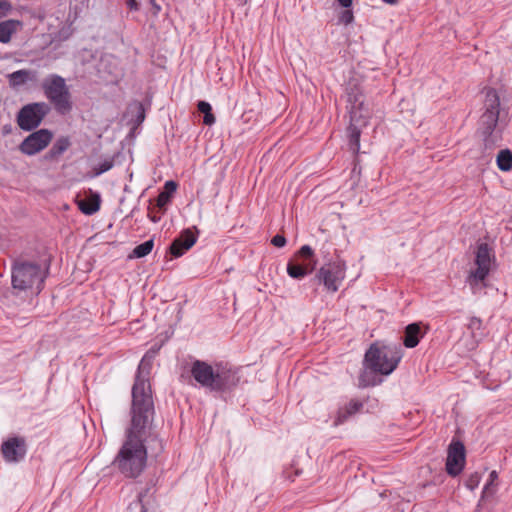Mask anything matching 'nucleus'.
Returning a JSON list of instances; mask_svg holds the SVG:
<instances>
[{
    "instance_id": "1",
    "label": "nucleus",
    "mask_w": 512,
    "mask_h": 512,
    "mask_svg": "<svg viewBox=\"0 0 512 512\" xmlns=\"http://www.w3.org/2000/svg\"><path fill=\"white\" fill-rule=\"evenodd\" d=\"M151 358L147 353L139 364L132 387L131 426L127 429L126 438L113 461L114 466L128 478L138 477L147 462L144 440L146 429L154 415V403L150 384L142 377V373L150 369Z\"/></svg>"
},
{
    "instance_id": "2",
    "label": "nucleus",
    "mask_w": 512,
    "mask_h": 512,
    "mask_svg": "<svg viewBox=\"0 0 512 512\" xmlns=\"http://www.w3.org/2000/svg\"><path fill=\"white\" fill-rule=\"evenodd\" d=\"M402 356V348L399 344H371L364 356V370L359 377L360 386L377 385L380 382L377 375L391 374L397 368Z\"/></svg>"
},
{
    "instance_id": "3",
    "label": "nucleus",
    "mask_w": 512,
    "mask_h": 512,
    "mask_svg": "<svg viewBox=\"0 0 512 512\" xmlns=\"http://www.w3.org/2000/svg\"><path fill=\"white\" fill-rule=\"evenodd\" d=\"M191 375L197 383L211 392H230L240 382V370L228 363L210 365L196 360L191 366Z\"/></svg>"
},
{
    "instance_id": "4",
    "label": "nucleus",
    "mask_w": 512,
    "mask_h": 512,
    "mask_svg": "<svg viewBox=\"0 0 512 512\" xmlns=\"http://www.w3.org/2000/svg\"><path fill=\"white\" fill-rule=\"evenodd\" d=\"M346 108L350 122L347 129L350 149L357 154L360 149L361 128L365 127L371 116L365 103V95L359 81L350 79L345 86Z\"/></svg>"
},
{
    "instance_id": "5",
    "label": "nucleus",
    "mask_w": 512,
    "mask_h": 512,
    "mask_svg": "<svg viewBox=\"0 0 512 512\" xmlns=\"http://www.w3.org/2000/svg\"><path fill=\"white\" fill-rule=\"evenodd\" d=\"M477 132L485 148L500 146L503 127L500 120V98L495 89L489 88L485 92L483 113L478 121Z\"/></svg>"
},
{
    "instance_id": "6",
    "label": "nucleus",
    "mask_w": 512,
    "mask_h": 512,
    "mask_svg": "<svg viewBox=\"0 0 512 512\" xmlns=\"http://www.w3.org/2000/svg\"><path fill=\"white\" fill-rule=\"evenodd\" d=\"M48 270L35 261L17 258L11 265V285L13 294H39L47 277Z\"/></svg>"
},
{
    "instance_id": "7",
    "label": "nucleus",
    "mask_w": 512,
    "mask_h": 512,
    "mask_svg": "<svg viewBox=\"0 0 512 512\" xmlns=\"http://www.w3.org/2000/svg\"><path fill=\"white\" fill-rule=\"evenodd\" d=\"M45 97L59 114L72 110L71 93L65 79L58 74L48 75L41 83Z\"/></svg>"
},
{
    "instance_id": "8",
    "label": "nucleus",
    "mask_w": 512,
    "mask_h": 512,
    "mask_svg": "<svg viewBox=\"0 0 512 512\" xmlns=\"http://www.w3.org/2000/svg\"><path fill=\"white\" fill-rule=\"evenodd\" d=\"M346 264L343 260L337 259L325 263L316 273L319 283L323 284L330 293L339 290L340 285L345 279Z\"/></svg>"
},
{
    "instance_id": "9",
    "label": "nucleus",
    "mask_w": 512,
    "mask_h": 512,
    "mask_svg": "<svg viewBox=\"0 0 512 512\" xmlns=\"http://www.w3.org/2000/svg\"><path fill=\"white\" fill-rule=\"evenodd\" d=\"M50 110V106L45 102L24 105L18 112L17 124L24 131H31L41 124Z\"/></svg>"
},
{
    "instance_id": "10",
    "label": "nucleus",
    "mask_w": 512,
    "mask_h": 512,
    "mask_svg": "<svg viewBox=\"0 0 512 512\" xmlns=\"http://www.w3.org/2000/svg\"><path fill=\"white\" fill-rule=\"evenodd\" d=\"M466 451L464 444L459 440H452L448 446L446 458V472L452 476H458L464 469Z\"/></svg>"
},
{
    "instance_id": "11",
    "label": "nucleus",
    "mask_w": 512,
    "mask_h": 512,
    "mask_svg": "<svg viewBox=\"0 0 512 512\" xmlns=\"http://www.w3.org/2000/svg\"><path fill=\"white\" fill-rule=\"evenodd\" d=\"M52 137L53 135L48 129L33 132L20 144V151L26 155H34L46 148Z\"/></svg>"
},
{
    "instance_id": "12",
    "label": "nucleus",
    "mask_w": 512,
    "mask_h": 512,
    "mask_svg": "<svg viewBox=\"0 0 512 512\" xmlns=\"http://www.w3.org/2000/svg\"><path fill=\"white\" fill-rule=\"evenodd\" d=\"M475 263L477 268L472 271L469 275V282L471 285H475L478 282L485 280L490 271V249L486 243H482L478 246L476 252Z\"/></svg>"
},
{
    "instance_id": "13",
    "label": "nucleus",
    "mask_w": 512,
    "mask_h": 512,
    "mask_svg": "<svg viewBox=\"0 0 512 512\" xmlns=\"http://www.w3.org/2000/svg\"><path fill=\"white\" fill-rule=\"evenodd\" d=\"M1 453L6 462L21 461L27 453V444L24 437L14 436L5 440L1 445Z\"/></svg>"
},
{
    "instance_id": "14",
    "label": "nucleus",
    "mask_w": 512,
    "mask_h": 512,
    "mask_svg": "<svg viewBox=\"0 0 512 512\" xmlns=\"http://www.w3.org/2000/svg\"><path fill=\"white\" fill-rule=\"evenodd\" d=\"M197 241V235L193 232L192 229L187 228L184 229L180 235L171 243L170 245V253L174 257L182 256L186 251H188Z\"/></svg>"
},
{
    "instance_id": "15",
    "label": "nucleus",
    "mask_w": 512,
    "mask_h": 512,
    "mask_svg": "<svg viewBox=\"0 0 512 512\" xmlns=\"http://www.w3.org/2000/svg\"><path fill=\"white\" fill-rule=\"evenodd\" d=\"M23 28V22L16 19H8L0 22V42L7 44L12 36Z\"/></svg>"
},
{
    "instance_id": "16",
    "label": "nucleus",
    "mask_w": 512,
    "mask_h": 512,
    "mask_svg": "<svg viewBox=\"0 0 512 512\" xmlns=\"http://www.w3.org/2000/svg\"><path fill=\"white\" fill-rule=\"evenodd\" d=\"M317 265V261H313L312 263H297L294 261H290L287 264V273L291 278L294 279H302L306 275L312 273Z\"/></svg>"
},
{
    "instance_id": "17",
    "label": "nucleus",
    "mask_w": 512,
    "mask_h": 512,
    "mask_svg": "<svg viewBox=\"0 0 512 512\" xmlns=\"http://www.w3.org/2000/svg\"><path fill=\"white\" fill-rule=\"evenodd\" d=\"M79 210L85 215H93L99 211L101 205V198L98 193H91L85 199L77 202Z\"/></svg>"
},
{
    "instance_id": "18",
    "label": "nucleus",
    "mask_w": 512,
    "mask_h": 512,
    "mask_svg": "<svg viewBox=\"0 0 512 512\" xmlns=\"http://www.w3.org/2000/svg\"><path fill=\"white\" fill-rule=\"evenodd\" d=\"M423 337L419 323L409 324L405 328L403 344L407 348H414L418 345L420 338Z\"/></svg>"
},
{
    "instance_id": "19",
    "label": "nucleus",
    "mask_w": 512,
    "mask_h": 512,
    "mask_svg": "<svg viewBox=\"0 0 512 512\" xmlns=\"http://www.w3.org/2000/svg\"><path fill=\"white\" fill-rule=\"evenodd\" d=\"M7 77L11 87H19L24 85L27 81L35 80L36 72L27 69H22L14 71Z\"/></svg>"
},
{
    "instance_id": "20",
    "label": "nucleus",
    "mask_w": 512,
    "mask_h": 512,
    "mask_svg": "<svg viewBox=\"0 0 512 512\" xmlns=\"http://www.w3.org/2000/svg\"><path fill=\"white\" fill-rule=\"evenodd\" d=\"M70 144L68 137H59L47 153L46 158L54 159L59 157L70 147Z\"/></svg>"
},
{
    "instance_id": "21",
    "label": "nucleus",
    "mask_w": 512,
    "mask_h": 512,
    "mask_svg": "<svg viewBox=\"0 0 512 512\" xmlns=\"http://www.w3.org/2000/svg\"><path fill=\"white\" fill-rule=\"evenodd\" d=\"M497 166L504 172H508L512 169V152L509 149H503L498 153Z\"/></svg>"
},
{
    "instance_id": "22",
    "label": "nucleus",
    "mask_w": 512,
    "mask_h": 512,
    "mask_svg": "<svg viewBox=\"0 0 512 512\" xmlns=\"http://www.w3.org/2000/svg\"><path fill=\"white\" fill-rule=\"evenodd\" d=\"M154 247V241L152 239L147 240L140 245H137L133 251L132 254L129 256L130 258H142L147 256Z\"/></svg>"
},
{
    "instance_id": "23",
    "label": "nucleus",
    "mask_w": 512,
    "mask_h": 512,
    "mask_svg": "<svg viewBox=\"0 0 512 512\" xmlns=\"http://www.w3.org/2000/svg\"><path fill=\"white\" fill-rule=\"evenodd\" d=\"M198 110L204 114L203 123L211 126L215 123V116L212 114L211 105L206 101H199Z\"/></svg>"
},
{
    "instance_id": "24",
    "label": "nucleus",
    "mask_w": 512,
    "mask_h": 512,
    "mask_svg": "<svg viewBox=\"0 0 512 512\" xmlns=\"http://www.w3.org/2000/svg\"><path fill=\"white\" fill-rule=\"evenodd\" d=\"M297 256L303 258L305 263H312L317 261L315 259L314 250L309 245H303L297 252Z\"/></svg>"
},
{
    "instance_id": "25",
    "label": "nucleus",
    "mask_w": 512,
    "mask_h": 512,
    "mask_svg": "<svg viewBox=\"0 0 512 512\" xmlns=\"http://www.w3.org/2000/svg\"><path fill=\"white\" fill-rule=\"evenodd\" d=\"M143 493H139L136 500L132 501L127 507L126 512H146L144 503H143Z\"/></svg>"
},
{
    "instance_id": "26",
    "label": "nucleus",
    "mask_w": 512,
    "mask_h": 512,
    "mask_svg": "<svg viewBox=\"0 0 512 512\" xmlns=\"http://www.w3.org/2000/svg\"><path fill=\"white\" fill-rule=\"evenodd\" d=\"M498 479V474L495 470L491 471L489 475V481L486 483L483 489V497L487 495H492L495 492L494 482Z\"/></svg>"
},
{
    "instance_id": "27",
    "label": "nucleus",
    "mask_w": 512,
    "mask_h": 512,
    "mask_svg": "<svg viewBox=\"0 0 512 512\" xmlns=\"http://www.w3.org/2000/svg\"><path fill=\"white\" fill-rule=\"evenodd\" d=\"M350 417H351V415L348 412V410L344 406L340 407L337 411V415H336L333 425L339 426V425L343 424L344 422H346Z\"/></svg>"
},
{
    "instance_id": "28",
    "label": "nucleus",
    "mask_w": 512,
    "mask_h": 512,
    "mask_svg": "<svg viewBox=\"0 0 512 512\" xmlns=\"http://www.w3.org/2000/svg\"><path fill=\"white\" fill-rule=\"evenodd\" d=\"M113 165H114V162L112 159L104 160L98 166L94 167V169H93L94 175L99 176L102 173L109 171L113 167Z\"/></svg>"
},
{
    "instance_id": "29",
    "label": "nucleus",
    "mask_w": 512,
    "mask_h": 512,
    "mask_svg": "<svg viewBox=\"0 0 512 512\" xmlns=\"http://www.w3.org/2000/svg\"><path fill=\"white\" fill-rule=\"evenodd\" d=\"M480 480L481 475L478 472H474L470 474L469 477L467 478L465 486L470 490H474L475 488L478 487Z\"/></svg>"
},
{
    "instance_id": "30",
    "label": "nucleus",
    "mask_w": 512,
    "mask_h": 512,
    "mask_svg": "<svg viewBox=\"0 0 512 512\" xmlns=\"http://www.w3.org/2000/svg\"><path fill=\"white\" fill-rule=\"evenodd\" d=\"M338 20L340 23L344 25L351 24L354 20V14L353 11L350 8H345L338 17Z\"/></svg>"
},
{
    "instance_id": "31",
    "label": "nucleus",
    "mask_w": 512,
    "mask_h": 512,
    "mask_svg": "<svg viewBox=\"0 0 512 512\" xmlns=\"http://www.w3.org/2000/svg\"><path fill=\"white\" fill-rule=\"evenodd\" d=\"M344 407L348 410L351 416L359 412L363 408V403L358 400H350Z\"/></svg>"
},
{
    "instance_id": "32",
    "label": "nucleus",
    "mask_w": 512,
    "mask_h": 512,
    "mask_svg": "<svg viewBox=\"0 0 512 512\" xmlns=\"http://www.w3.org/2000/svg\"><path fill=\"white\" fill-rule=\"evenodd\" d=\"M12 3L9 0H0V20L11 14Z\"/></svg>"
},
{
    "instance_id": "33",
    "label": "nucleus",
    "mask_w": 512,
    "mask_h": 512,
    "mask_svg": "<svg viewBox=\"0 0 512 512\" xmlns=\"http://www.w3.org/2000/svg\"><path fill=\"white\" fill-rule=\"evenodd\" d=\"M171 196L168 193L160 192L156 199V205L159 208H164L170 202Z\"/></svg>"
},
{
    "instance_id": "34",
    "label": "nucleus",
    "mask_w": 512,
    "mask_h": 512,
    "mask_svg": "<svg viewBox=\"0 0 512 512\" xmlns=\"http://www.w3.org/2000/svg\"><path fill=\"white\" fill-rule=\"evenodd\" d=\"M482 328V320L478 317H471L468 323V329L471 330L472 333L478 331Z\"/></svg>"
},
{
    "instance_id": "35",
    "label": "nucleus",
    "mask_w": 512,
    "mask_h": 512,
    "mask_svg": "<svg viewBox=\"0 0 512 512\" xmlns=\"http://www.w3.org/2000/svg\"><path fill=\"white\" fill-rule=\"evenodd\" d=\"M176 189H177V183L173 180H169L165 183L163 192L168 193V195L172 196V194L176 191Z\"/></svg>"
},
{
    "instance_id": "36",
    "label": "nucleus",
    "mask_w": 512,
    "mask_h": 512,
    "mask_svg": "<svg viewBox=\"0 0 512 512\" xmlns=\"http://www.w3.org/2000/svg\"><path fill=\"white\" fill-rule=\"evenodd\" d=\"M271 243L274 246L281 248L285 246L286 238L283 235L277 234L272 238Z\"/></svg>"
},
{
    "instance_id": "37",
    "label": "nucleus",
    "mask_w": 512,
    "mask_h": 512,
    "mask_svg": "<svg viewBox=\"0 0 512 512\" xmlns=\"http://www.w3.org/2000/svg\"><path fill=\"white\" fill-rule=\"evenodd\" d=\"M127 5H128L130 10L137 11L139 9V4H138V2L136 0H128L127 1Z\"/></svg>"
},
{
    "instance_id": "38",
    "label": "nucleus",
    "mask_w": 512,
    "mask_h": 512,
    "mask_svg": "<svg viewBox=\"0 0 512 512\" xmlns=\"http://www.w3.org/2000/svg\"><path fill=\"white\" fill-rule=\"evenodd\" d=\"M337 2L343 8H350L353 0H337Z\"/></svg>"
},
{
    "instance_id": "39",
    "label": "nucleus",
    "mask_w": 512,
    "mask_h": 512,
    "mask_svg": "<svg viewBox=\"0 0 512 512\" xmlns=\"http://www.w3.org/2000/svg\"><path fill=\"white\" fill-rule=\"evenodd\" d=\"M382 1L387 4H390V5H395L398 3L399 0H382Z\"/></svg>"
},
{
    "instance_id": "40",
    "label": "nucleus",
    "mask_w": 512,
    "mask_h": 512,
    "mask_svg": "<svg viewBox=\"0 0 512 512\" xmlns=\"http://www.w3.org/2000/svg\"><path fill=\"white\" fill-rule=\"evenodd\" d=\"M150 2L154 6L156 13H158L160 11V6L155 3V0H150Z\"/></svg>"
},
{
    "instance_id": "41",
    "label": "nucleus",
    "mask_w": 512,
    "mask_h": 512,
    "mask_svg": "<svg viewBox=\"0 0 512 512\" xmlns=\"http://www.w3.org/2000/svg\"><path fill=\"white\" fill-rule=\"evenodd\" d=\"M156 441H157V443H158V446H159L158 450H159V452H160V451H162V450H163V444H162V441H161V440H156Z\"/></svg>"
}]
</instances>
